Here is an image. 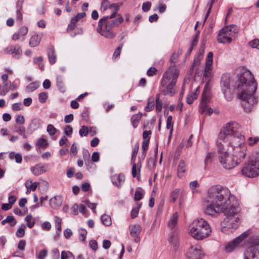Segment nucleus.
<instances>
[{
  "mask_svg": "<svg viewBox=\"0 0 259 259\" xmlns=\"http://www.w3.org/2000/svg\"><path fill=\"white\" fill-rule=\"evenodd\" d=\"M186 163L184 160L181 159L178 166V175L179 177H182L186 171Z\"/></svg>",
  "mask_w": 259,
  "mask_h": 259,
  "instance_id": "obj_25",
  "label": "nucleus"
},
{
  "mask_svg": "<svg viewBox=\"0 0 259 259\" xmlns=\"http://www.w3.org/2000/svg\"><path fill=\"white\" fill-rule=\"evenodd\" d=\"M63 199L61 195H54L50 199V205L54 208L57 207L61 205Z\"/></svg>",
  "mask_w": 259,
  "mask_h": 259,
  "instance_id": "obj_22",
  "label": "nucleus"
},
{
  "mask_svg": "<svg viewBox=\"0 0 259 259\" xmlns=\"http://www.w3.org/2000/svg\"><path fill=\"white\" fill-rule=\"evenodd\" d=\"M55 221L56 223V227L57 229V234L60 236L61 232V223L62 220L57 216L55 217Z\"/></svg>",
  "mask_w": 259,
  "mask_h": 259,
  "instance_id": "obj_33",
  "label": "nucleus"
},
{
  "mask_svg": "<svg viewBox=\"0 0 259 259\" xmlns=\"http://www.w3.org/2000/svg\"><path fill=\"white\" fill-rule=\"evenodd\" d=\"M25 186L27 188L26 193L30 192L31 191H34L37 187L36 183H32L31 181H27L25 183Z\"/></svg>",
  "mask_w": 259,
  "mask_h": 259,
  "instance_id": "obj_30",
  "label": "nucleus"
},
{
  "mask_svg": "<svg viewBox=\"0 0 259 259\" xmlns=\"http://www.w3.org/2000/svg\"><path fill=\"white\" fill-rule=\"evenodd\" d=\"M259 141V138L258 137H249L247 140V144L250 146H253L258 143Z\"/></svg>",
  "mask_w": 259,
  "mask_h": 259,
  "instance_id": "obj_40",
  "label": "nucleus"
},
{
  "mask_svg": "<svg viewBox=\"0 0 259 259\" xmlns=\"http://www.w3.org/2000/svg\"><path fill=\"white\" fill-rule=\"evenodd\" d=\"M242 174L248 178H255L259 175V153H252L249 157L247 163L242 169Z\"/></svg>",
  "mask_w": 259,
  "mask_h": 259,
  "instance_id": "obj_5",
  "label": "nucleus"
},
{
  "mask_svg": "<svg viewBox=\"0 0 259 259\" xmlns=\"http://www.w3.org/2000/svg\"><path fill=\"white\" fill-rule=\"evenodd\" d=\"M25 119L23 115H18L16 118V122L18 124H23L24 123Z\"/></svg>",
  "mask_w": 259,
  "mask_h": 259,
  "instance_id": "obj_61",
  "label": "nucleus"
},
{
  "mask_svg": "<svg viewBox=\"0 0 259 259\" xmlns=\"http://www.w3.org/2000/svg\"><path fill=\"white\" fill-rule=\"evenodd\" d=\"M210 99V86L209 83L206 82L202 93L200 112L201 114L205 113L209 107L207 103Z\"/></svg>",
  "mask_w": 259,
  "mask_h": 259,
  "instance_id": "obj_13",
  "label": "nucleus"
},
{
  "mask_svg": "<svg viewBox=\"0 0 259 259\" xmlns=\"http://www.w3.org/2000/svg\"><path fill=\"white\" fill-rule=\"evenodd\" d=\"M39 86V83L37 82H32L29 84L26 87V90L28 92H33L36 90Z\"/></svg>",
  "mask_w": 259,
  "mask_h": 259,
  "instance_id": "obj_35",
  "label": "nucleus"
},
{
  "mask_svg": "<svg viewBox=\"0 0 259 259\" xmlns=\"http://www.w3.org/2000/svg\"><path fill=\"white\" fill-rule=\"evenodd\" d=\"M211 69L212 66L210 65H205V70L204 72V76L205 77L208 78V80H209L211 76ZM207 82H209V80Z\"/></svg>",
  "mask_w": 259,
  "mask_h": 259,
  "instance_id": "obj_37",
  "label": "nucleus"
},
{
  "mask_svg": "<svg viewBox=\"0 0 259 259\" xmlns=\"http://www.w3.org/2000/svg\"><path fill=\"white\" fill-rule=\"evenodd\" d=\"M4 52L6 54H12V56L17 58H19L22 55V49L19 45H10L6 48Z\"/></svg>",
  "mask_w": 259,
  "mask_h": 259,
  "instance_id": "obj_19",
  "label": "nucleus"
},
{
  "mask_svg": "<svg viewBox=\"0 0 259 259\" xmlns=\"http://www.w3.org/2000/svg\"><path fill=\"white\" fill-rule=\"evenodd\" d=\"M30 170L35 176H39L47 171L45 169V165L41 163H39L32 166L30 168Z\"/></svg>",
  "mask_w": 259,
  "mask_h": 259,
  "instance_id": "obj_21",
  "label": "nucleus"
},
{
  "mask_svg": "<svg viewBox=\"0 0 259 259\" xmlns=\"http://www.w3.org/2000/svg\"><path fill=\"white\" fill-rule=\"evenodd\" d=\"M138 149H139L138 146H137V147L135 146L134 147V148L133 149L132 155V158H131L132 162H134L136 160V155H137L138 151Z\"/></svg>",
  "mask_w": 259,
  "mask_h": 259,
  "instance_id": "obj_58",
  "label": "nucleus"
},
{
  "mask_svg": "<svg viewBox=\"0 0 259 259\" xmlns=\"http://www.w3.org/2000/svg\"><path fill=\"white\" fill-rule=\"evenodd\" d=\"M240 211H230L229 212H225L226 217L222 222L221 225L227 228H233L236 229L238 228L240 223V217L238 212Z\"/></svg>",
  "mask_w": 259,
  "mask_h": 259,
  "instance_id": "obj_9",
  "label": "nucleus"
},
{
  "mask_svg": "<svg viewBox=\"0 0 259 259\" xmlns=\"http://www.w3.org/2000/svg\"><path fill=\"white\" fill-rule=\"evenodd\" d=\"M6 222L7 223H10V225L11 227L14 226L17 222L15 220L14 217L13 215H9L6 218Z\"/></svg>",
  "mask_w": 259,
  "mask_h": 259,
  "instance_id": "obj_45",
  "label": "nucleus"
},
{
  "mask_svg": "<svg viewBox=\"0 0 259 259\" xmlns=\"http://www.w3.org/2000/svg\"><path fill=\"white\" fill-rule=\"evenodd\" d=\"M216 145L218 148L219 155H222L229 153L231 149L230 148V144L228 140L218 135Z\"/></svg>",
  "mask_w": 259,
  "mask_h": 259,
  "instance_id": "obj_16",
  "label": "nucleus"
},
{
  "mask_svg": "<svg viewBox=\"0 0 259 259\" xmlns=\"http://www.w3.org/2000/svg\"><path fill=\"white\" fill-rule=\"evenodd\" d=\"M25 221L27 222V226L29 228H32L35 224L34 221H32V215L31 214H28L25 218Z\"/></svg>",
  "mask_w": 259,
  "mask_h": 259,
  "instance_id": "obj_36",
  "label": "nucleus"
},
{
  "mask_svg": "<svg viewBox=\"0 0 259 259\" xmlns=\"http://www.w3.org/2000/svg\"><path fill=\"white\" fill-rule=\"evenodd\" d=\"M141 118V115L140 114H135L132 116L131 120L134 128L138 126Z\"/></svg>",
  "mask_w": 259,
  "mask_h": 259,
  "instance_id": "obj_32",
  "label": "nucleus"
},
{
  "mask_svg": "<svg viewBox=\"0 0 259 259\" xmlns=\"http://www.w3.org/2000/svg\"><path fill=\"white\" fill-rule=\"evenodd\" d=\"M48 255V250L47 249H43L42 250L39 252V253L38 255V258L39 259H45V257Z\"/></svg>",
  "mask_w": 259,
  "mask_h": 259,
  "instance_id": "obj_64",
  "label": "nucleus"
},
{
  "mask_svg": "<svg viewBox=\"0 0 259 259\" xmlns=\"http://www.w3.org/2000/svg\"><path fill=\"white\" fill-rule=\"evenodd\" d=\"M179 71L175 66H170L163 74L160 89L165 96H173L176 93V83Z\"/></svg>",
  "mask_w": 259,
  "mask_h": 259,
  "instance_id": "obj_3",
  "label": "nucleus"
},
{
  "mask_svg": "<svg viewBox=\"0 0 259 259\" xmlns=\"http://www.w3.org/2000/svg\"><path fill=\"white\" fill-rule=\"evenodd\" d=\"M238 28L236 25H231L222 29L218 36L220 43H230L236 33H238Z\"/></svg>",
  "mask_w": 259,
  "mask_h": 259,
  "instance_id": "obj_8",
  "label": "nucleus"
},
{
  "mask_svg": "<svg viewBox=\"0 0 259 259\" xmlns=\"http://www.w3.org/2000/svg\"><path fill=\"white\" fill-rule=\"evenodd\" d=\"M211 232V227L203 219H195L192 223L189 233L196 240H201L207 238Z\"/></svg>",
  "mask_w": 259,
  "mask_h": 259,
  "instance_id": "obj_4",
  "label": "nucleus"
},
{
  "mask_svg": "<svg viewBox=\"0 0 259 259\" xmlns=\"http://www.w3.org/2000/svg\"><path fill=\"white\" fill-rule=\"evenodd\" d=\"M102 224L106 226H109L111 225V219L110 217L106 214H103L101 217Z\"/></svg>",
  "mask_w": 259,
  "mask_h": 259,
  "instance_id": "obj_31",
  "label": "nucleus"
},
{
  "mask_svg": "<svg viewBox=\"0 0 259 259\" xmlns=\"http://www.w3.org/2000/svg\"><path fill=\"white\" fill-rule=\"evenodd\" d=\"M123 21V18L121 16L118 15V17L116 18L115 20H108V22L110 23V25L111 26H112V28H113L114 27L117 26L119 25L121 23H122Z\"/></svg>",
  "mask_w": 259,
  "mask_h": 259,
  "instance_id": "obj_29",
  "label": "nucleus"
},
{
  "mask_svg": "<svg viewBox=\"0 0 259 259\" xmlns=\"http://www.w3.org/2000/svg\"><path fill=\"white\" fill-rule=\"evenodd\" d=\"M82 155L83 159L85 161L90 160L91 156L90 152L87 149L82 150Z\"/></svg>",
  "mask_w": 259,
  "mask_h": 259,
  "instance_id": "obj_55",
  "label": "nucleus"
},
{
  "mask_svg": "<svg viewBox=\"0 0 259 259\" xmlns=\"http://www.w3.org/2000/svg\"><path fill=\"white\" fill-rule=\"evenodd\" d=\"M130 234L133 237H138L141 231V228L140 225H132L129 226Z\"/></svg>",
  "mask_w": 259,
  "mask_h": 259,
  "instance_id": "obj_24",
  "label": "nucleus"
},
{
  "mask_svg": "<svg viewBox=\"0 0 259 259\" xmlns=\"http://www.w3.org/2000/svg\"><path fill=\"white\" fill-rule=\"evenodd\" d=\"M78 209H79L80 212L82 213H85V207L82 204H80L79 205L74 204L72 208V210H77Z\"/></svg>",
  "mask_w": 259,
  "mask_h": 259,
  "instance_id": "obj_43",
  "label": "nucleus"
},
{
  "mask_svg": "<svg viewBox=\"0 0 259 259\" xmlns=\"http://www.w3.org/2000/svg\"><path fill=\"white\" fill-rule=\"evenodd\" d=\"M162 108V103L158 96L156 99V110L158 112L161 111Z\"/></svg>",
  "mask_w": 259,
  "mask_h": 259,
  "instance_id": "obj_51",
  "label": "nucleus"
},
{
  "mask_svg": "<svg viewBox=\"0 0 259 259\" xmlns=\"http://www.w3.org/2000/svg\"><path fill=\"white\" fill-rule=\"evenodd\" d=\"M25 228L24 225H22L17 230L16 233V235L17 237L21 238L25 235Z\"/></svg>",
  "mask_w": 259,
  "mask_h": 259,
  "instance_id": "obj_38",
  "label": "nucleus"
},
{
  "mask_svg": "<svg viewBox=\"0 0 259 259\" xmlns=\"http://www.w3.org/2000/svg\"><path fill=\"white\" fill-rule=\"evenodd\" d=\"M48 56L50 63L51 64L55 63L56 61V55L55 52V49L53 47L51 48L48 50Z\"/></svg>",
  "mask_w": 259,
  "mask_h": 259,
  "instance_id": "obj_27",
  "label": "nucleus"
},
{
  "mask_svg": "<svg viewBox=\"0 0 259 259\" xmlns=\"http://www.w3.org/2000/svg\"><path fill=\"white\" fill-rule=\"evenodd\" d=\"M23 108V106L21 103H14L12 105V109L14 111H19Z\"/></svg>",
  "mask_w": 259,
  "mask_h": 259,
  "instance_id": "obj_60",
  "label": "nucleus"
},
{
  "mask_svg": "<svg viewBox=\"0 0 259 259\" xmlns=\"http://www.w3.org/2000/svg\"><path fill=\"white\" fill-rule=\"evenodd\" d=\"M86 16L85 12H82L77 14L75 17H73L71 20L73 21V23H76L81 18H84Z\"/></svg>",
  "mask_w": 259,
  "mask_h": 259,
  "instance_id": "obj_42",
  "label": "nucleus"
},
{
  "mask_svg": "<svg viewBox=\"0 0 259 259\" xmlns=\"http://www.w3.org/2000/svg\"><path fill=\"white\" fill-rule=\"evenodd\" d=\"M257 89L253 74L248 70H245L238 76L237 82L236 94L238 99L242 101V106L246 112L251 111L257 103V99L254 93Z\"/></svg>",
  "mask_w": 259,
  "mask_h": 259,
  "instance_id": "obj_1",
  "label": "nucleus"
},
{
  "mask_svg": "<svg viewBox=\"0 0 259 259\" xmlns=\"http://www.w3.org/2000/svg\"><path fill=\"white\" fill-rule=\"evenodd\" d=\"M202 254L201 247L198 244L191 246L186 253L187 259H200Z\"/></svg>",
  "mask_w": 259,
  "mask_h": 259,
  "instance_id": "obj_17",
  "label": "nucleus"
},
{
  "mask_svg": "<svg viewBox=\"0 0 259 259\" xmlns=\"http://www.w3.org/2000/svg\"><path fill=\"white\" fill-rule=\"evenodd\" d=\"M249 241L252 245L247 248L244 252V259H259V238L254 240L253 238H249Z\"/></svg>",
  "mask_w": 259,
  "mask_h": 259,
  "instance_id": "obj_12",
  "label": "nucleus"
},
{
  "mask_svg": "<svg viewBox=\"0 0 259 259\" xmlns=\"http://www.w3.org/2000/svg\"><path fill=\"white\" fill-rule=\"evenodd\" d=\"M178 214L177 212H175L168 222V227L169 229H172L177 224Z\"/></svg>",
  "mask_w": 259,
  "mask_h": 259,
  "instance_id": "obj_26",
  "label": "nucleus"
},
{
  "mask_svg": "<svg viewBox=\"0 0 259 259\" xmlns=\"http://www.w3.org/2000/svg\"><path fill=\"white\" fill-rule=\"evenodd\" d=\"M250 233V231L247 230L235 238L233 241L228 243L225 247V251L228 253L232 252L239 243L249 236Z\"/></svg>",
  "mask_w": 259,
  "mask_h": 259,
  "instance_id": "obj_14",
  "label": "nucleus"
},
{
  "mask_svg": "<svg viewBox=\"0 0 259 259\" xmlns=\"http://www.w3.org/2000/svg\"><path fill=\"white\" fill-rule=\"evenodd\" d=\"M221 87L224 97L228 101L232 100V97L229 94L230 87V78L228 74H224L222 76L221 80Z\"/></svg>",
  "mask_w": 259,
  "mask_h": 259,
  "instance_id": "obj_15",
  "label": "nucleus"
},
{
  "mask_svg": "<svg viewBox=\"0 0 259 259\" xmlns=\"http://www.w3.org/2000/svg\"><path fill=\"white\" fill-rule=\"evenodd\" d=\"M229 142L231 151L235 154L246 156L247 147L245 145V137L242 133L227 138Z\"/></svg>",
  "mask_w": 259,
  "mask_h": 259,
  "instance_id": "obj_7",
  "label": "nucleus"
},
{
  "mask_svg": "<svg viewBox=\"0 0 259 259\" xmlns=\"http://www.w3.org/2000/svg\"><path fill=\"white\" fill-rule=\"evenodd\" d=\"M157 69L154 67H150L147 72V74L149 76H152L156 74Z\"/></svg>",
  "mask_w": 259,
  "mask_h": 259,
  "instance_id": "obj_62",
  "label": "nucleus"
},
{
  "mask_svg": "<svg viewBox=\"0 0 259 259\" xmlns=\"http://www.w3.org/2000/svg\"><path fill=\"white\" fill-rule=\"evenodd\" d=\"M151 6V3L150 2L144 3L142 5V10L144 12H147L150 9Z\"/></svg>",
  "mask_w": 259,
  "mask_h": 259,
  "instance_id": "obj_57",
  "label": "nucleus"
},
{
  "mask_svg": "<svg viewBox=\"0 0 259 259\" xmlns=\"http://www.w3.org/2000/svg\"><path fill=\"white\" fill-rule=\"evenodd\" d=\"M79 240L81 241H85L87 234V231L84 229H80L79 230Z\"/></svg>",
  "mask_w": 259,
  "mask_h": 259,
  "instance_id": "obj_50",
  "label": "nucleus"
},
{
  "mask_svg": "<svg viewBox=\"0 0 259 259\" xmlns=\"http://www.w3.org/2000/svg\"><path fill=\"white\" fill-rule=\"evenodd\" d=\"M149 144V141H147L146 140H143L142 142V149L143 150V153L142 154V156L143 158H144L146 156V153L148 148V146Z\"/></svg>",
  "mask_w": 259,
  "mask_h": 259,
  "instance_id": "obj_41",
  "label": "nucleus"
},
{
  "mask_svg": "<svg viewBox=\"0 0 259 259\" xmlns=\"http://www.w3.org/2000/svg\"><path fill=\"white\" fill-rule=\"evenodd\" d=\"M241 133V127L237 122H230L226 124L218 135L225 139Z\"/></svg>",
  "mask_w": 259,
  "mask_h": 259,
  "instance_id": "obj_11",
  "label": "nucleus"
},
{
  "mask_svg": "<svg viewBox=\"0 0 259 259\" xmlns=\"http://www.w3.org/2000/svg\"><path fill=\"white\" fill-rule=\"evenodd\" d=\"M122 47H123L122 44L119 45L118 47L116 49V50L114 52V54L113 55V58H116L117 57H118L120 55V52H121V50L122 48Z\"/></svg>",
  "mask_w": 259,
  "mask_h": 259,
  "instance_id": "obj_56",
  "label": "nucleus"
},
{
  "mask_svg": "<svg viewBox=\"0 0 259 259\" xmlns=\"http://www.w3.org/2000/svg\"><path fill=\"white\" fill-rule=\"evenodd\" d=\"M245 156L230 151L229 153L218 155V159L221 165L226 169H231L240 163Z\"/></svg>",
  "mask_w": 259,
  "mask_h": 259,
  "instance_id": "obj_6",
  "label": "nucleus"
},
{
  "mask_svg": "<svg viewBox=\"0 0 259 259\" xmlns=\"http://www.w3.org/2000/svg\"><path fill=\"white\" fill-rule=\"evenodd\" d=\"M169 241L174 246L175 249L178 247L179 244V238L177 232L174 231L171 233L169 238Z\"/></svg>",
  "mask_w": 259,
  "mask_h": 259,
  "instance_id": "obj_23",
  "label": "nucleus"
},
{
  "mask_svg": "<svg viewBox=\"0 0 259 259\" xmlns=\"http://www.w3.org/2000/svg\"><path fill=\"white\" fill-rule=\"evenodd\" d=\"M208 194H231L228 188L220 185H213L208 190Z\"/></svg>",
  "mask_w": 259,
  "mask_h": 259,
  "instance_id": "obj_18",
  "label": "nucleus"
},
{
  "mask_svg": "<svg viewBox=\"0 0 259 259\" xmlns=\"http://www.w3.org/2000/svg\"><path fill=\"white\" fill-rule=\"evenodd\" d=\"M41 37L37 34L31 36L29 41V45L31 47L37 46L40 41Z\"/></svg>",
  "mask_w": 259,
  "mask_h": 259,
  "instance_id": "obj_28",
  "label": "nucleus"
},
{
  "mask_svg": "<svg viewBox=\"0 0 259 259\" xmlns=\"http://www.w3.org/2000/svg\"><path fill=\"white\" fill-rule=\"evenodd\" d=\"M89 133L88 127L84 125L81 126L79 130V133L81 137L87 136Z\"/></svg>",
  "mask_w": 259,
  "mask_h": 259,
  "instance_id": "obj_48",
  "label": "nucleus"
},
{
  "mask_svg": "<svg viewBox=\"0 0 259 259\" xmlns=\"http://www.w3.org/2000/svg\"><path fill=\"white\" fill-rule=\"evenodd\" d=\"M125 177L123 174H116L113 175L111 177V181L114 185L118 188H120L124 183Z\"/></svg>",
  "mask_w": 259,
  "mask_h": 259,
  "instance_id": "obj_20",
  "label": "nucleus"
},
{
  "mask_svg": "<svg viewBox=\"0 0 259 259\" xmlns=\"http://www.w3.org/2000/svg\"><path fill=\"white\" fill-rule=\"evenodd\" d=\"M110 3L108 0H102L101 4V10L105 11L107 9L110 8Z\"/></svg>",
  "mask_w": 259,
  "mask_h": 259,
  "instance_id": "obj_39",
  "label": "nucleus"
},
{
  "mask_svg": "<svg viewBox=\"0 0 259 259\" xmlns=\"http://www.w3.org/2000/svg\"><path fill=\"white\" fill-rule=\"evenodd\" d=\"M172 117L171 115H170L168 116L166 121V128L167 129H170V133H171L173 131V124L172 122Z\"/></svg>",
  "mask_w": 259,
  "mask_h": 259,
  "instance_id": "obj_44",
  "label": "nucleus"
},
{
  "mask_svg": "<svg viewBox=\"0 0 259 259\" xmlns=\"http://www.w3.org/2000/svg\"><path fill=\"white\" fill-rule=\"evenodd\" d=\"M57 85L58 87L59 88V90L60 92L63 93L65 92V89L64 88V85L63 84L62 78L61 76H58L57 77Z\"/></svg>",
  "mask_w": 259,
  "mask_h": 259,
  "instance_id": "obj_34",
  "label": "nucleus"
},
{
  "mask_svg": "<svg viewBox=\"0 0 259 259\" xmlns=\"http://www.w3.org/2000/svg\"><path fill=\"white\" fill-rule=\"evenodd\" d=\"M48 97V94L45 92L40 93L38 95V100L41 103H45Z\"/></svg>",
  "mask_w": 259,
  "mask_h": 259,
  "instance_id": "obj_52",
  "label": "nucleus"
},
{
  "mask_svg": "<svg viewBox=\"0 0 259 259\" xmlns=\"http://www.w3.org/2000/svg\"><path fill=\"white\" fill-rule=\"evenodd\" d=\"M154 106V99H152V100H149L148 102L147 106L145 107V111L147 112H149L151 111Z\"/></svg>",
  "mask_w": 259,
  "mask_h": 259,
  "instance_id": "obj_46",
  "label": "nucleus"
},
{
  "mask_svg": "<svg viewBox=\"0 0 259 259\" xmlns=\"http://www.w3.org/2000/svg\"><path fill=\"white\" fill-rule=\"evenodd\" d=\"M64 134L68 136H70L72 133V128L70 125H66L64 128Z\"/></svg>",
  "mask_w": 259,
  "mask_h": 259,
  "instance_id": "obj_63",
  "label": "nucleus"
},
{
  "mask_svg": "<svg viewBox=\"0 0 259 259\" xmlns=\"http://www.w3.org/2000/svg\"><path fill=\"white\" fill-rule=\"evenodd\" d=\"M26 243L25 240H21L18 244V248L20 249V250H24L25 249V247L26 246Z\"/></svg>",
  "mask_w": 259,
  "mask_h": 259,
  "instance_id": "obj_59",
  "label": "nucleus"
},
{
  "mask_svg": "<svg viewBox=\"0 0 259 259\" xmlns=\"http://www.w3.org/2000/svg\"><path fill=\"white\" fill-rule=\"evenodd\" d=\"M47 130L49 135L51 136L54 135L57 131V130L54 127V126L51 124L48 125Z\"/></svg>",
  "mask_w": 259,
  "mask_h": 259,
  "instance_id": "obj_47",
  "label": "nucleus"
},
{
  "mask_svg": "<svg viewBox=\"0 0 259 259\" xmlns=\"http://www.w3.org/2000/svg\"><path fill=\"white\" fill-rule=\"evenodd\" d=\"M249 46L252 48H256L259 50V39H254L249 42Z\"/></svg>",
  "mask_w": 259,
  "mask_h": 259,
  "instance_id": "obj_49",
  "label": "nucleus"
},
{
  "mask_svg": "<svg viewBox=\"0 0 259 259\" xmlns=\"http://www.w3.org/2000/svg\"><path fill=\"white\" fill-rule=\"evenodd\" d=\"M152 132L150 130L147 131L145 130L143 132V140H146L147 141H149L150 139V135L151 134Z\"/></svg>",
  "mask_w": 259,
  "mask_h": 259,
  "instance_id": "obj_53",
  "label": "nucleus"
},
{
  "mask_svg": "<svg viewBox=\"0 0 259 259\" xmlns=\"http://www.w3.org/2000/svg\"><path fill=\"white\" fill-rule=\"evenodd\" d=\"M204 205V212L214 215L221 212L240 211L238 200L235 195H207Z\"/></svg>",
  "mask_w": 259,
  "mask_h": 259,
  "instance_id": "obj_2",
  "label": "nucleus"
},
{
  "mask_svg": "<svg viewBox=\"0 0 259 259\" xmlns=\"http://www.w3.org/2000/svg\"><path fill=\"white\" fill-rule=\"evenodd\" d=\"M112 29L110 23L108 22V18L103 17L99 20L97 31L101 35L109 39L114 38L116 33Z\"/></svg>",
  "mask_w": 259,
  "mask_h": 259,
  "instance_id": "obj_10",
  "label": "nucleus"
},
{
  "mask_svg": "<svg viewBox=\"0 0 259 259\" xmlns=\"http://www.w3.org/2000/svg\"><path fill=\"white\" fill-rule=\"evenodd\" d=\"M212 59L213 53L212 52H209L206 58V65L212 66Z\"/></svg>",
  "mask_w": 259,
  "mask_h": 259,
  "instance_id": "obj_54",
  "label": "nucleus"
}]
</instances>
